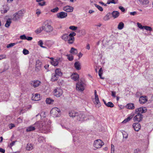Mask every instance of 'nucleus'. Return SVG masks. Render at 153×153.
Here are the masks:
<instances>
[{
    "mask_svg": "<svg viewBox=\"0 0 153 153\" xmlns=\"http://www.w3.org/2000/svg\"><path fill=\"white\" fill-rule=\"evenodd\" d=\"M51 122L48 118H45L41 122L39 121L40 131L44 133H47L50 131Z\"/></svg>",
    "mask_w": 153,
    "mask_h": 153,
    "instance_id": "1",
    "label": "nucleus"
},
{
    "mask_svg": "<svg viewBox=\"0 0 153 153\" xmlns=\"http://www.w3.org/2000/svg\"><path fill=\"white\" fill-rule=\"evenodd\" d=\"M38 129L40 131L39 121L36 122L34 124L26 128V131L30 132L35 130L36 129Z\"/></svg>",
    "mask_w": 153,
    "mask_h": 153,
    "instance_id": "2",
    "label": "nucleus"
},
{
    "mask_svg": "<svg viewBox=\"0 0 153 153\" xmlns=\"http://www.w3.org/2000/svg\"><path fill=\"white\" fill-rule=\"evenodd\" d=\"M85 84L82 81H79L76 85V90L80 92L83 91L85 89Z\"/></svg>",
    "mask_w": 153,
    "mask_h": 153,
    "instance_id": "3",
    "label": "nucleus"
},
{
    "mask_svg": "<svg viewBox=\"0 0 153 153\" xmlns=\"http://www.w3.org/2000/svg\"><path fill=\"white\" fill-rule=\"evenodd\" d=\"M50 113L53 117H57L60 116L61 111L59 108L55 107L51 110Z\"/></svg>",
    "mask_w": 153,
    "mask_h": 153,
    "instance_id": "4",
    "label": "nucleus"
},
{
    "mask_svg": "<svg viewBox=\"0 0 153 153\" xmlns=\"http://www.w3.org/2000/svg\"><path fill=\"white\" fill-rule=\"evenodd\" d=\"M24 10H20L18 12L16 13L13 14V19L14 21H16L22 17L24 14Z\"/></svg>",
    "mask_w": 153,
    "mask_h": 153,
    "instance_id": "5",
    "label": "nucleus"
},
{
    "mask_svg": "<svg viewBox=\"0 0 153 153\" xmlns=\"http://www.w3.org/2000/svg\"><path fill=\"white\" fill-rule=\"evenodd\" d=\"M104 144V143L100 139L95 140L94 142V146L97 149L101 148Z\"/></svg>",
    "mask_w": 153,
    "mask_h": 153,
    "instance_id": "6",
    "label": "nucleus"
},
{
    "mask_svg": "<svg viewBox=\"0 0 153 153\" xmlns=\"http://www.w3.org/2000/svg\"><path fill=\"white\" fill-rule=\"evenodd\" d=\"M63 94V91L62 89L59 88H57L53 91V94L55 96L57 97H60Z\"/></svg>",
    "mask_w": 153,
    "mask_h": 153,
    "instance_id": "7",
    "label": "nucleus"
},
{
    "mask_svg": "<svg viewBox=\"0 0 153 153\" xmlns=\"http://www.w3.org/2000/svg\"><path fill=\"white\" fill-rule=\"evenodd\" d=\"M76 120L77 121L82 122L84 121L85 118V115L82 113H77V115L76 117Z\"/></svg>",
    "mask_w": 153,
    "mask_h": 153,
    "instance_id": "8",
    "label": "nucleus"
},
{
    "mask_svg": "<svg viewBox=\"0 0 153 153\" xmlns=\"http://www.w3.org/2000/svg\"><path fill=\"white\" fill-rule=\"evenodd\" d=\"M61 38L65 42H67V43L69 44H72L71 41H70V39L68 34L65 33L63 34L61 36Z\"/></svg>",
    "mask_w": 153,
    "mask_h": 153,
    "instance_id": "9",
    "label": "nucleus"
},
{
    "mask_svg": "<svg viewBox=\"0 0 153 153\" xmlns=\"http://www.w3.org/2000/svg\"><path fill=\"white\" fill-rule=\"evenodd\" d=\"M137 114L133 118L134 121L136 122H140L142 120L143 117V116L140 114Z\"/></svg>",
    "mask_w": 153,
    "mask_h": 153,
    "instance_id": "10",
    "label": "nucleus"
},
{
    "mask_svg": "<svg viewBox=\"0 0 153 153\" xmlns=\"http://www.w3.org/2000/svg\"><path fill=\"white\" fill-rule=\"evenodd\" d=\"M147 109L145 107H142L136 109L135 113L138 114H143L146 112Z\"/></svg>",
    "mask_w": 153,
    "mask_h": 153,
    "instance_id": "11",
    "label": "nucleus"
},
{
    "mask_svg": "<svg viewBox=\"0 0 153 153\" xmlns=\"http://www.w3.org/2000/svg\"><path fill=\"white\" fill-rule=\"evenodd\" d=\"M43 27L44 30L47 33L52 32L53 29V27L48 24L45 25V26H43Z\"/></svg>",
    "mask_w": 153,
    "mask_h": 153,
    "instance_id": "12",
    "label": "nucleus"
},
{
    "mask_svg": "<svg viewBox=\"0 0 153 153\" xmlns=\"http://www.w3.org/2000/svg\"><path fill=\"white\" fill-rule=\"evenodd\" d=\"M67 16V13L64 12H61L56 14V16L59 19H63Z\"/></svg>",
    "mask_w": 153,
    "mask_h": 153,
    "instance_id": "13",
    "label": "nucleus"
},
{
    "mask_svg": "<svg viewBox=\"0 0 153 153\" xmlns=\"http://www.w3.org/2000/svg\"><path fill=\"white\" fill-rule=\"evenodd\" d=\"M30 84L31 86L36 88L39 85L41 84V82L38 80H34L31 81Z\"/></svg>",
    "mask_w": 153,
    "mask_h": 153,
    "instance_id": "14",
    "label": "nucleus"
},
{
    "mask_svg": "<svg viewBox=\"0 0 153 153\" xmlns=\"http://www.w3.org/2000/svg\"><path fill=\"white\" fill-rule=\"evenodd\" d=\"M42 63L39 60H37L36 62V70L38 71L41 69Z\"/></svg>",
    "mask_w": 153,
    "mask_h": 153,
    "instance_id": "15",
    "label": "nucleus"
},
{
    "mask_svg": "<svg viewBox=\"0 0 153 153\" xmlns=\"http://www.w3.org/2000/svg\"><path fill=\"white\" fill-rule=\"evenodd\" d=\"M74 10V8L71 6H67L64 7L63 8V10L67 12H71Z\"/></svg>",
    "mask_w": 153,
    "mask_h": 153,
    "instance_id": "16",
    "label": "nucleus"
},
{
    "mask_svg": "<svg viewBox=\"0 0 153 153\" xmlns=\"http://www.w3.org/2000/svg\"><path fill=\"white\" fill-rule=\"evenodd\" d=\"M133 127L134 130L136 131H138L141 128V126L140 123H135L133 124Z\"/></svg>",
    "mask_w": 153,
    "mask_h": 153,
    "instance_id": "17",
    "label": "nucleus"
},
{
    "mask_svg": "<svg viewBox=\"0 0 153 153\" xmlns=\"http://www.w3.org/2000/svg\"><path fill=\"white\" fill-rule=\"evenodd\" d=\"M77 113L78 112L74 110H71L69 111L68 114L70 117L74 118L76 117L77 115Z\"/></svg>",
    "mask_w": 153,
    "mask_h": 153,
    "instance_id": "18",
    "label": "nucleus"
},
{
    "mask_svg": "<svg viewBox=\"0 0 153 153\" xmlns=\"http://www.w3.org/2000/svg\"><path fill=\"white\" fill-rule=\"evenodd\" d=\"M76 35V33L75 32H71L68 35L70 39V41H71L72 44H73L74 42L75 39L74 36Z\"/></svg>",
    "mask_w": 153,
    "mask_h": 153,
    "instance_id": "19",
    "label": "nucleus"
},
{
    "mask_svg": "<svg viewBox=\"0 0 153 153\" xmlns=\"http://www.w3.org/2000/svg\"><path fill=\"white\" fill-rule=\"evenodd\" d=\"M140 4L142 5L146 6L148 5L149 1V0H138Z\"/></svg>",
    "mask_w": 153,
    "mask_h": 153,
    "instance_id": "20",
    "label": "nucleus"
},
{
    "mask_svg": "<svg viewBox=\"0 0 153 153\" xmlns=\"http://www.w3.org/2000/svg\"><path fill=\"white\" fill-rule=\"evenodd\" d=\"M71 78L75 81L78 80L79 78V75L77 74L74 73L71 76Z\"/></svg>",
    "mask_w": 153,
    "mask_h": 153,
    "instance_id": "21",
    "label": "nucleus"
},
{
    "mask_svg": "<svg viewBox=\"0 0 153 153\" xmlns=\"http://www.w3.org/2000/svg\"><path fill=\"white\" fill-rule=\"evenodd\" d=\"M147 101L146 97L141 96L140 97L139 102L140 103L143 104L146 103Z\"/></svg>",
    "mask_w": 153,
    "mask_h": 153,
    "instance_id": "22",
    "label": "nucleus"
},
{
    "mask_svg": "<svg viewBox=\"0 0 153 153\" xmlns=\"http://www.w3.org/2000/svg\"><path fill=\"white\" fill-rule=\"evenodd\" d=\"M134 114L133 113L131 114L130 115L126 118L125 119L123 122L122 123H126L129 121L133 117Z\"/></svg>",
    "mask_w": 153,
    "mask_h": 153,
    "instance_id": "23",
    "label": "nucleus"
},
{
    "mask_svg": "<svg viewBox=\"0 0 153 153\" xmlns=\"http://www.w3.org/2000/svg\"><path fill=\"white\" fill-rule=\"evenodd\" d=\"M74 66L75 68L78 70H79L81 69V64L80 62L78 61L76 62L74 64Z\"/></svg>",
    "mask_w": 153,
    "mask_h": 153,
    "instance_id": "24",
    "label": "nucleus"
},
{
    "mask_svg": "<svg viewBox=\"0 0 153 153\" xmlns=\"http://www.w3.org/2000/svg\"><path fill=\"white\" fill-rule=\"evenodd\" d=\"M58 76L55 74H52L51 80L52 82L57 81L58 79Z\"/></svg>",
    "mask_w": 153,
    "mask_h": 153,
    "instance_id": "25",
    "label": "nucleus"
},
{
    "mask_svg": "<svg viewBox=\"0 0 153 153\" xmlns=\"http://www.w3.org/2000/svg\"><path fill=\"white\" fill-rule=\"evenodd\" d=\"M60 60V58L58 59H55L53 60H51V64L54 66H57L59 63V62L58 61V60Z\"/></svg>",
    "mask_w": 153,
    "mask_h": 153,
    "instance_id": "26",
    "label": "nucleus"
},
{
    "mask_svg": "<svg viewBox=\"0 0 153 153\" xmlns=\"http://www.w3.org/2000/svg\"><path fill=\"white\" fill-rule=\"evenodd\" d=\"M32 100L35 101H38L40 100V95L37 94H35L32 97Z\"/></svg>",
    "mask_w": 153,
    "mask_h": 153,
    "instance_id": "27",
    "label": "nucleus"
},
{
    "mask_svg": "<svg viewBox=\"0 0 153 153\" xmlns=\"http://www.w3.org/2000/svg\"><path fill=\"white\" fill-rule=\"evenodd\" d=\"M119 13L117 11H114L112 13V16L114 18H116L119 16Z\"/></svg>",
    "mask_w": 153,
    "mask_h": 153,
    "instance_id": "28",
    "label": "nucleus"
},
{
    "mask_svg": "<svg viewBox=\"0 0 153 153\" xmlns=\"http://www.w3.org/2000/svg\"><path fill=\"white\" fill-rule=\"evenodd\" d=\"M55 74L58 76H61L62 75V73L61 71V69L60 68H56L55 71Z\"/></svg>",
    "mask_w": 153,
    "mask_h": 153,
    "instance_id": "29",
    "label": "nucleus"
},
{
    "mask_svg": "<svg viewBox=\"0 0 153 153\" xmlns=\"http://www.w3.org/2000/svg\"><path fill=\"white\" fill-rule=\"evenodd\" d=\"M70 52L72 54H76L77 53V50L73 47L71 48Z\"/></svg>",
    "mask_w": 153,
    "mask_h": 153,
    "instance_id": "30",
    "label": "nucleus"
},
{
    "mask_svg": "<svg viewBox=\"0 0 153 153\" xmlns=\"http://www.w3.org/2000/svg\"><path fill=\"white\" fill-rule=\"evenodd\" d=\"M126 107L130 109H133L134 108V104L132 103L128 104L126 105Z\"/></svg>",
    "mask_w": 153,
    "mask_h": 153,
    "instance_id": "31",
    "label": "nucleus"
},
{
    "mask_svg": "<svg viewBox=\"0 0 153 153\" xmlns=\"http://www.w3.org/2000/svg\"><path fill=\"white\" fill-rule=\"evenodd\" d=\"M11 23V19H8L6 21L5 24V26L6 27H8Z\"/></svg>",
    "mask_w": 153,
    "mask_h": 153,
    "instance_id": "32",
    "label": "nucleus"
},
{
    "mask_svg": "<svg viewBox=\"0 0 153 153\" xmlns=\"http://www.w3.org/2000/svg\"><path fill=\"white\" fill-rule=\"evenodd\" d=\"M33 148V145L30 143L28 144L26 147V149L28 151H30Z\"/></svg>",
    "mask_w": 153,
    "mask_h": 153,
    "instance_id": "33",
    "label": "nucleus"
},
{
    "mask_svg": "<svg viewBox=\"0 0 153 153\" xmlns=\"http://www.w3.org/2000/svg\"><path fill=\"white\" fill-rule=\"evenodd\" d=\"M43 30H44L43 26L38 28L35 30V32L36 33L38 34L40 33Z\"/></svg>",
    "mask_w": 153,
    "mask_h": 153,
    "instance_id": "34",
    "label": "nucleus"
},
{
    "mask_svg": "<svg viewBox=\"0 0 153 153\" xmlns=\"http://www.w3.org/2000/svg\"><path fill=\"white\" fill-rule=\"evenodd\" d=\"M54 101L53 100L50 98H47L46 100V102L47 104H52Z\"/></svg>",
    "mask_w": 153,
    "mask_h": 153,
    "instance_id": "35",
    "label": "nucleus"
},
{
    "mask_svg": "<svg viewBox=\"0 0 153 153\" xmlns=\"http://www.w3.org/2000/svg\"><path fill=\"white\" fill-rule=\"evenodd\" d=\"M124 26V23L123 22H120L119 23L118 25L117 28L119 30H120L122 29L123 28Z\"/></svg>",
    "mask_w": 153,
    "mask_h": 153,
    "instance_id": "36",
    "label": "nucleus"
},
{
    "mask_svg": "<svg viewBox=\"0 0 153 153\" xmlns=\"http://www.w3.org/2000/svg\"><path fill=\"white\" fill-rule=\"evenodd\" d=\"M103 74V70H102V68H101L98 72V74L99 76H100V78L101 79H104V78L103 77H102V74Z\"/></svg>",
    "mask_w": 153,
    "mask_h": 153,
    "instance_id": "37",
    "label": "nucleus"
},
{
    "mask_svg": "<svg viewBox=\"0 0 153 153\" xmlns=\"http://www.w3.org/2000/svg\"><path fill=\"white\" fill-rule=\"evenodd\" d=\"M106 106L108 107H109L110 108L113 107L114 106V104L111 102H108L106 104Z\"/></svg>",
    "mask_w": 153,
    "mask_h": 153,
    "instance_id": "38",
    "label": "nucleus"
},
{
    "mask_svg": "<svg viewBox=\"0 0 153 153\" xmlns=\"http://www.w3.org/2000/svg\"><path fill=\"white\" fill-rule=\"evenodd\" d=\"M122 133L123 135V138L125 139L127 138L128 136V134L127 133L126 131H124L122 132Z\"/></svg>",
    "mask_w": 153,
    "mask_h": 153,
    "instance_id": "39",
    "label": "nucleus"
},
{
    "mask_svg": "<svg viewBox=\"0 0 153 153\" xmlns=\"http://www.w3.org/2000/svg\"><path fill=\"white\" fill-rule=\"evenodd\" d=\"M78 131H79L77 130L76 129H75V130H73L71 131V133L73 135H74L76 133H79V132Z\"/></svg>",
    "mask_w": 153,
    "mask_h": 153,
    "instance_id": "40",
    "label": "nucleus"
},
{
    "mask_svg": "<svg viewBox=\"0 0 153 153\" xmlns=\"http://www.w3.org/2000/svg\"><path fill=\"white\" fill-rule=\"evenodd\" d=\"M144 28L147 31H152V29L151 27L148 26H144Z\"/></svg>",
    "mask_w": 153,
    "mask_h": 153,
    "instance_id": "41",
    "label": "nucleus"
},
{
    "mask_svg": "<svg viewBox=\"0 0 153 153\" xmlns=\"http://www.w3.org/2000/svg\"><path fill=\"white\" fill-rule=\"evenodd\" d=\"M68 59L70 61H72L74 57L71 54L67 55Z\"/></svg>",
    "mask_w": 153,
    "mask_h": 153,
    "instance_id": "42",
    "label": "nucleus"
},
{
    "mask_svg": "<svg viewBox=\"0 0 153 153\" xmlns=\"http://www.w3.org/2000/svg\"><path fill=\"white\" fill-rule=\"evenodd\" d=\"M95 6L100 11H102L103 10V9L100 6L96 4H94Z\"/></svg>",
    "mask_w": 153,
    "mask_h": 153,
    "instance_id": "43",
    "label": "nucleus"
},
{
    "mask_svg": "<svg viewBox=\"0 0 153 153\" xmlns=\"http://www.w3.org/2000/svg\"><path fill=\"white\" fill-rule=\"evenodd\" d=\"M95 104L96 103L97 104H98L100 103L98 96L95 97Z\"/></svg>",
    "mask_w": 153,
    "mask_h": 153,
    "instance_id": "44",
    "label": "nucleus"
},
{
    "mask_svg": "<svg viewBox=\"0 0 153 153\" xmlns=\"http://www.w3.org/2000/svg\"><path fill=\"white\" fill-rule=\"evenodd\" d=\"M38 44L41 47L43 48H45V47L42 46L43 45V41L42 40H39L38 42Z\"/></svg>",
    "mask_w": 153,
    "mask_h": 153,
    "instance_id": "45",
    "label": "nucleus"
},
{
    "mask_svg": "<svg viewBox=\"0 0 153 153\" xmlns=\"http://www.w3.org/2000/svg\"><path fill=\"white\" fill-rule=\"evenodd\" d=\"M59 10V8L58 7H56L55 8L51 9V11L53 13H56Z\"/></svg>",
    "mask_w": 153,
    "mask_h": 153,
    "instance_id": "46",
    "label": "nucleus"
},
{
    "mask_svg": "<svg viewBox=\"0 0 153 153\" xmlns=\"http://www.w3.org/2000/svg\"><path fill=\"white\" fill-rule=\"evenodd\" d=\"M78 27H77L74 26H71L69 27V28L72 30H76L77 29Z\"/></svg>",
    "mask_w": 153,
    "mask_h": 153,
    "instance_id": "47",
    "label": "nucleus"
},
{
    "mask_svg": "<svg viewBox=\"0 0 153 153\" xmlns=\"http://www.w3.org/2000/svg\"><path fill=\"white\" fill-rule=\"evenodd\" d=\"M16 44L15 43H11L7 45V48H9L13 46L16 45Z\"/></svg>",
    "mask_w": 153,
    "mask_h": 153,
    "instance_id": "48",
    "label": "nucleus"
},
{
    "mask_svg": "<svg viewBox=\"0 0 153 153\" xmlns=\"http://www.w3.org/2000/svg\"><path fill=\"white\" fill-rule=\"evenodd\" d=\"M110 19L109 15L108 14H106L104 17L103 19L105 21L108 20Z\"/></svg>",
    "mask_w": 153,
    "mask_h": 153,
    "instance_id": "49",
    "label": "nucleus"
},
{
    "mask_svg": "<svg viewBox=\"0 0 153 153\" xmlns=\"http://www.w3.org/2000/svg\"><path fill=\"white\" fill-rule=\"evenodd\" d=\"M23 53L24 55H26L29 54V51L28 50L25 49H24L23 50Z\"/></svg>",
    "mask_w": 153,
    "mask_h": 153,
    "instance_id": "50",
    "label": "nucleus"
},
{
    "mask_svg": "<svg viewBox=\"0 0 153 153\" xmlns=\"http://www.w3.org/2000/svg\"><path fill=\"white\" fill-rule=\"evenodd\" d=\"M62 126L63 128H65L69 131H70V130H71V127H68V126Z\"/></svg>",
    "mask_w": 153,
    "mask_h": 153,
    "instance_id": "51",
    "label": "nucleus"
},
{
    "mask_svg": "<svg viewBox=\"0 0 153 153\" xmlns=\"http://www.w3.org/2000/svg\"><path fill=\"white\" fill-rule=\"evenodd\" d=\"M137 24L138 27L139 28H140V29H143L144 28V26H142L141 24H140L139 23H137Z\"/></svg>",
    "mask_w": 153,
    "mask_h": 153,
    "instance_id": "52",
    "label": "nucleus"
},
{
    "mask_svg": "<svg viewBox=\"0 0 153 153\" xmlns=\"http://www.w3.org/2000/svg\"><path fill=\"white\" fill-rule=\"evenodd\" d=\"M20 38L22 40H25L26 39V36L25 35H21L20 36Z\"/></svg>",
    "mask_w": 153,
    "mask_h": 153,
    "instance_id": "53",
    "label": "nucleus"
},
{
    "mask_svg": "<svg viewBox=\"0 0 153 153\" xmlns=\"http://www.w3.org/2000/svg\"><path fill=\"white\" fill-rule=\"evenodd\" d=\"M6 55L5 54H2L0 55V60L6 58Z\"/></svg>",
    "mask_w": 153,
    "mask_h": 153,
    "instance_id": "54",
    "label": "nucleus"
},
{
    "mask_svg": "<svg viewBox=\"0 0 153 153\" xmlns=\"http://www.w3.org/2000/svg\"><path fill=\"white\" fill-rule=\"evenodd\" d=\"M114 145H113L112 144H111V153H112V152H113V153H114Z\"/></svg>",
    "mask_w": 153,
    "mask_h": 153,
    "instance_id": "55",
    "label": "nucleus"
},
{
    "mask_svg": "<svg viewBox=\"0 0 153 153\" xmlns=\"http://www.w3.org/2000/svg\"><path fill=\"white\" fill-rule=\"evenodd\" d=\"M41 11L39 9H37L36 10V14L37 15V16H38L39 15L41 14Z\"/></svg>",
    "mask_w": 153,
    "mask_h": 153,
    "instance_id": "56",
    "label": "nucleus"
},
{
    "mask_svg": "<svg viewBox=\"0 0 153 153\" xmlns=\"http://www.w3.org/2000/svg\"><path fill=\"white\" fill-rule=\"evenodd\" d=\"M119 8L121 10V11L123 12H124L125 11V9L122 6H119Z\"/></svg>",
    "mask_w": 153,
    "mask_h": 153,
    "instance_id": "57",
    "label": "nucleus"
},
{
    "mask_svg": "<svg viewBox=\"0 0 153 153\" xmlns=\"http://www.w3.org/2000/svg\"><path fill=\"white\" fill-rule=\"evenodd\" d=\"M22 122V119H21L20 118H18L17 120V122L18 123H21Z\"/></svg>",
    "mask_w": 153,
    "mask_h": 153,
    "instance_id": "58",
    "label": "nucleus"
},
{
    "mask_svg": "<svg viewBox=\"0 0 153 153\" xmlns=\"http://www.w3.org/2000/svg\"><path fill=\"white\" fill-rule=\"evenodd\" d=\"M111 96L113 97H116V93L114 91H111Z\"/></svg>",
    "mask_w": 153,
    "mask_h": 153,
    "instance_id": "59",
    "label": "nucleus"
},
{
    "mask_svg": "<svg viewBox=\"0 0 153 153\" xmlns=\"http://www.w3.org/2000/svg\"><path fill=\"white\" fill-rule=\"evenodd\" d=\"M15 127V125L14 124L11 123L10 124V126L9 127V128L10 129H11L12 128H13V127Z\"/></svg>",
    "mask_w": 153,
    "mask_h": 153,
    "instance_id": "60",
    "label": "nucleus"
},
{
    "mask_svg": "<svg viewBox=\"0 0 153 153\" xmlns=\"http://www.w3.org/2000/svg\"><path fill=\"white\" fill-rule=\"evenodd\" d=\"M137 13L136 12L134 11L133 12H130V14L131 15L134 16L135 15H136L137 14Z\"/></svg>",
    "mask_w": 153,
    "mask_h": 153,
    "instance_id": "61",
    "label": "nucleus"
},
{
    "mask_svg": "<svg viewBox=\"0 0 153 153\" xmlns=\"http://www.w3.org/2000/svg\"><path fill=\"white\" fill-rule=\"evenodd\" d=\"M140 152V150L139 149H136L134 150V153H139Z\"/></svg>",
    "mask_w": 153,
    "mask_h": 153,
    "instance_id": "62",
    "label": "nucleus"
},
{
    "mask_svg": "<svg viewBox=\"0 0 153 153\" xmlns=\"http://www.w3.org/2000/svg\"><path fill=\"white\" fill-rule=\"evenodd\" d=\"M16 141H14L12 142L10 144V147H12V146H13L15 144V142Z\"/></svg>",
    "mask_w": 153,
    "mask_h": 153,
    "instance_id": "63",
    "label": "nucleus"
},
{
    "mask_svg": "<svg viewBox=\"0 0 153 153\" xmlns=\"http://www.w3.org/2000/svg\"><path fill=\"white\" fill-rule=\"evenodd\" d=\"M26 38L27 39H26L28 41H31L33 39L32 37L30 36L26 37Z\"/></svg>",
    "mask_w": 153,
    "mask_h": 153,
    "instance_id": "64",
    "label": "nucleus"
}]
</instances>
